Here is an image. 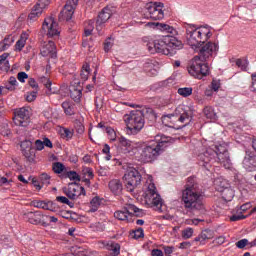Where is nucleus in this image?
<instances>
[{
	"instance_id": "nucleus-1",
	"label": "nucleus",
	"mask_w": 256,
	"mask_h": 256,
	"mask_svg": "<svg viewBox=\"0 0 256 256\" xmlns=\"http://www.w3.org/2000/svg\"><path fill=\"white\" fill-rule=\"evenodd\" d=\"M199 55L194 56L188 66V73L195 79H203L209 73V65L205 63L213 53L219 51V45L214 42L202 44L199 48Z\"/></svg>"
},
{
	"instance_id": "nucleus-2",
	"label": "nucleus",
	"mask_w": 256,
	"mask_h": 256,
	"mask_svg": "<svg viewBox=\"0 0 256 256\" xmlns=\"http://www.w3.org/2000/svg\"><path fill=\"white\" fill-rule=\"evenodd\" d=\"M199 165L205 167L207 171L211 169L213 163H220L225 169L231 167V157L227 144L214 145L213 148H207L204 152L198 155Z\"/></svg>"
},
{
	"instance_id": "nucleus-3",
	"label": "nucleus",
	"mask_w": 256,
	"mask_h": 256,
	"mask_svg": "<svg viewBox=\"0 0 256 256\" xmlns=\"http://www.w3.org/2000/svg\"><path fill=\"white\" fill-rule=\"evenodd\" d=\"M170 141L171 138L167 136L156 135L154 140L140 149V152L136 154V159L140 163H153L169 147Z\"/></svg>"
},
{
	"instance_id": "nucleus-4",
	"label": "nucleus",
	"mask_w": 256,
	"mask_h": 256,
	"mask_svg": "<svg viewBox=\"0 0 256 256\" xmlns=\"http://www.w3.org/2000/svg\"><path fill=\"white\" fill-rule=\"evenodd\" d=\"M182 201L186 209L191 211H202L205 209L203 204V194L199 188V184L195 182V177H189L186 183V188L182 192Z\"/></svg>"
},
{
	"instance_id": "nucleus-5",
	"label": "nucleus",
	"mask_w": 256,
	"mask_h": 256,
	"mask_svg": "<svg viewBox=\"0 0 256 256\" xmlns=\"http://www.w3.org/2000/svg\"><path fill=\"white\" fill-rule=\"evenodd\" d=\"M149 53H161L168 57L177 55V51L183 48V42L173 36H163L160 39L152 40L147 43Z\"/></svg>"
},
{
	"instance_id": "nucleus-6",
	"label": "nucleus",
	"mask_w": 256,
	"mask_h": 256,
	"mask_svg": "<svg viewBox=\"0 0 256 256\" xmlns=\"http://www.w3.org/2000/svg\"><path fill=\"white\" fill-rule=\"evenodd\" d=\"M211 27L186 24V41L192 49H199L212 36Z\"/></svg>"
},
{
	"instance_id": "nucleus-7",
	"label": "nucleus",
	"mask_w": 256,
	"mask_h": 256,
	"mask_svg": "<svg viewBox=\"0 0 256 256\" xmlns=\"http://www.w3.org/2000/svg\"><path fill=\"white\" fill-rule=\"evenodd\" d=\"M191 122V111L185 110L183 106H178L174 113L162 116V123L166 127H173L174 123H182V127Z\"/></svg>"
},
{
	"instance_id": "nucleus-8",
	"label": "nucleus",
	"mask_w": 256,
	"mask_h": 256,
	"mask_svg": "<svg viewBox=\"0 0 256 256\" xmlns=\"http://www.w3.org/2000/svg\"><path fill=\"white\" fill-rule=\"evenodd\" d=\"M145 127V116L140 110H133L128 116L127 134L137 135Z\"/></svg>"
},
{
	"instance_id": "nucleus-9",
	"label": "nucleus",
	"mask_w": 256,
	"mask_h": 256,
	"mask_svg": "<svg viewBox=\"0 0 256 256\" xmlns=\"http://www.w3.org/2000/svg\"><path fill=\"white\" fill-rule=\"evenodd\" d=\"M143 15L145 19L160 21V19L165 17V13L163 12V3H147L143 9Z\"/></svg>"
},
{
	"instance_id": "nucleus-10",
	"label": "nucleus",
	"mask_w": 256,
	"mask_h": 256,
	"mask_svg": "<svg viewBox=\"0 0 256 256\" xmlns=\"http://www.w3.org/2000/svg\"><path fill=\"white\" fill-rule=\"evenodd\" d=\"M132 215H135L136 217H143L145 215V211L137 208V206L133 204H127L126 207L121 210H117L114 213V217L115 219H118V221H129V218Z\"/></svg>"
},
{
	"instance_id": "nucleus-11",
	"label": "nucleus",
	"mask_w": 256,
	"mask_h": 256,
	"mask_svg": "<svg viewBox=\"0 0 256 256\" xmlns=\"http://www.w3.org/2000/svg\"><path fill=\"white\" fill-rule=\"evenodd\" d=\"M123 179H124L126 190L129 193H133V191H135V188L138 185H141L142 177H141V173H139V170L135 168H129L127 172L124 174Z\"/></svg>"
},
{
	"instance_id": "nucleus-12",
	"label": "nucleus",
	"mask_w": 256,
	"mask_h": 256,
	"mask_svg": "<svg viewBox=\"0 0 256 256\" xmlns=\"http://www.w3.org/2000/svg\"><path fill=\"white\" fill-rule=\"evenodd\" d=\"M148 185L146 187L145 191V201L148 205H151L152 207H157L158 209H161L163 205V200L161 199V195L157 193V187H155V183L147 182Z\"/></svg>"
},
{
	"instance_id": "nucleus-13",
	"label": "nucleus",
	"mask_w": 256,
	"mask_h": 256,
	"mask_svg": "<svg viewBox=\"0 0 256 256\" xmlns=\"http://www.w3.org/2000/svg\"><path fill=\"white\" fill-rule=\"evenodd\" d=\"M30 115L31 112L29 111V108L23 107L15 110L13 122L17 127H27L29 125Z\"/></svg>"
},
{
	"instance_id": "nucleus-14",
	"label": "nucleus",
	"mask_w": 256,
	"mask_h": 256,
	"mask_svg": "<svg viewBox=\"0 0 256 256\" xmlns=\"http://www.w3.org/2000/svg\"><path fill=\"white\" fill-rule=\"evenodd\" d=\"M79 0H68L64 5L62 11L60 12V16L65 21H71L73 19V15L75 14V9H77V5Z\"/></svg>"
},
{
	"instance_id": "nucleus-15",
	"label": "nucleus",
	"mask_w": 256,
	"mask_h": 256,
	"mask_svg": "<svg viewBox=\"0 0 256 256\" xmlns=\"http://www.w3.org/2000/svg\"><path fill=\"white\" fill-rule=\"evenodd\" d=\"M42 31L49 37H58L59 25L55 22V19L46 18L42 24Z\"/></svg>"
},
{
	"instance_id": "nucleus-16",
	"label": "nucleus",
	"mask_w": 256,
	"mask_h": 256,
	"mask_svg": "<svg viewBox=\"0 0 256 256\" xmlns=\"http://www.w3.org/2000/svg\"><path fill=\"white\" fill-rule=\"evenodd\" d=\"M40 54L42 57H51V59H57V46L52 40L42 43L40 48Z\"/></svg>"
},
{
	"instance_id": "nucleus-17",
	"label": "nucleus",
	"mask_w": 256,
	"mask_h": 256,
	"mask_svg": "<svg viewBox=\"0 0 256 256\" xmlns=\"http://www.w3.org/2000/svg\"><path fill=\"white\" fill-rule=\"evenodd\" d=\"M111 15H113V11L109 6H106L98 15L96 20V29L97 31H101L104 23H107L109 19H111Z\"/></svg>"
},
{
	"instance_id": "nucleus-18",
	"label": "nucleus",
	"mask_w": 256,
	"mask_h": 256,
	"mask_svg": "<svg viewBox=\"0 0 256 256\" xmlns=\"http://www.w3.org/2000/svg\"><path fill=\"white\" fill-rule=\"evenodd\" d=\"M69 91L71 99H73V101L76 103H79V101H81V97L83 96V87L81 86V82H74L71 84Z\"/></svg>"
},
{
	"instance_id": "nucleus-19",
	"label": "nucleus",
	"mask_w": 256,
	"mask_h": 256,
	"mask_svg": "<svg viewBox=\"0 0 256 256\" xmlns=\"http://www.w3.org/2000/svg\"><path fill=\"white\" fill-rule=\"evenodd\" d=\"M146 27H151L152 29H159V31H162L164 33H170V35H177V30H175V28L165 23L148 22L146 24Z\"/></svg>"
},
{
	"instance_id": "nucleus-20",
	"label": "nucleus",
	"mask_w": 256,
	"mask_h": 256,
	"mask_svg": "<svg viewBox=\"0 0 256 256\" xmlns=\"http://www.w3.org/2000/svg\"><path fill=\"white\" fill-rule=\"evenodd\" d=\"M64 193L66 197H68V199L75 200L80 195H85V188L70 184L68 189L64 191Z\"/></svg>"
},
{
	"instance_id": "nucleus-21",
	"label": "nucleus",
	"mask_w": 256,
	"mask_h": 256,
	"mask_svg": "<svg viewBox=\"0 0 256 256\" xmlns=\"http://www.w3.org/2000/svg\"><path fill=\"white\" fill-rule=\"evenodd\" d=\"M117 141H118V149L124 155H127V153H131V151H133V142H131V140L121 136V137H118Z\"/></svg>"
},
{
	"instance_id": "nucleus-22",
	"label": "nucleus",
	"mask_w": 256,
	"mask_h": 256,
	"mask_svg": "<svg viewBox=\"0 0 256 256\" xmlns=\"http://www.w3.org/2000/svg\"><path fill=\"white\" fill-rule=\"evenodd\" d=\"M104 247L109 251L110 256H119L121 255V245L115 241L104 242Z\"/></svg>"
},
{
	"instance_id": "nucleus-23",
	"label": "nucleus",
	"mask_w": 256,
	"mask_h": 256,
	"mask_svg": "<svg viewBox=\"0 0 256 256\" xmlns=\"http://www.w3.org/2000/svg\"><path fill=\"white\" fill-rule=\"evenodd\" d=\"M41 211L28 212L24 214V219L31 223V225H41Z\"/></svg>"
},
{
	"instance_id": "nucleus-24",
	"label": "nucleus",
	"mask_w": 256,
	"mask_h": 256,
	"mask_svg": "<svg viewBox=\"0 0 256 256\" xmlns=\"http://www.w3.org/2000/svg\"><path fill=\"white\" fill-rule=\"evenodd\" d=\"M108 187L113 195H121V193H123V183H121L119 179L111 180Z\"/></svg>"
},
{
	"instance_id": "nucleus-25",
	"label": "nucleus",
	"mask_w": 256,
	"mask_h": 256,
	"mask_svg": "<svg viewBox=\"0 0 256 256\" xmlns=\"http://www.w3.org/2000/svg\"><path fill=\"white\" fill-rule=\"evenodd\" d=\"M218 191L221 193L222 199L224 201H233V197H235V191H233L231 188L222 186V188H218Z\"/></svg>"
},
{
	"instance_id": "nucleus-26",
	"label": "nucleus",
	"mask_w": 256,
	"mask_h": 256,
	"mask_svg": "<svg viewBox=\"0 0 256 256\" xmlns=\"http://www.w3.org/2000/svg\"><path fill=\"white\" fill-rule=\"evenodd\" d=\"M243 165L247 171H255L256 169V156L248 155L243 160Z\"/></svg>"
},
{
	"instance_id": "nucleus-27",
	"label": "nucleus",
	"mask_w": 256,
	"mask_h": 256,
	"mask_svg": "<svg viewBox=\"0 0 256 256\" xmlns=\"http://www.w3.org/2000/svg\"><path fill=\"white\" fill-rule=\"evenodd\" d=\"M214 237V232L213 230H210V229H205L203 230L200 235H198L194 241L196 242H200V243H203V241H207L209 239H213Z\"/></svg>"
},
{
	"instance_id": "nucleus-28",
	"label": "nucleus",
	"mask_w": 256,
	"mask_h": 256,
	"mask_svg": "<svg viewBox=\"0 0 256 256\" xmlns=\"http://www.w3.org/2000/svg\"><path fill=\"white\" fill-rule=\"evenodd\" d=\"M47 5H49V0H39L32 8V11H34V13H38V16L41 17L42 13H43V9H45V7H47Z\"/></svg>"
},
{
	"instance_id": "nucleus-29",
	"label": "nucleus",
	"mask_w": 256,
	"mask_h": 256,
	"mask_svg": "<svg viewBox=\"0 0 256 256\" xmlns=\"http://www.w3.org/2000/svg\"><path fill=\"white\" fill-rule=\"evenodd\" d=\"M27 39H29V34H27V32H23L20 35L19 40L15 44L16 51H22L23 50V47H25V44L27 43Z\"/></svg>"
},
{
	"instance_id": "nucleus-30",
	"label": "nucleus",
	"mask_w": 256,
	"mask_h": 256,
	"mask_svg": "<svg viewBox=\"0 0 256 256\" xmlns=\"http://www.w3.org/2000/svg\"><path fill=\"white\" fill-rule=\"evenodd\" d=\"M203 113L205 117L210 119V121H217V113L215 112V109L211 106H206L203 109Z\"/></svg>"
},
{
	"instance_id": "nucleus-31",
	"label": "nucleus",
	"mask_w": 256,
	"mask_h": 256,
	"mask_svg": "<svg viewBox=\"0 0 256 256\" xmlns=\"http://www.w3.org/2000/svg\"><path fill=\"white\" fill-rule=\"evenodd\" d=\"M75 134V130L71 128H62L60 129V135L62 139H66V141H71L73 139V135Z\"/></svg>"
},
{
	"instance_id": "nucleus-32",
	"label": "nucleus",
	"mask_w": 256,
	"mask_h": 256,
	"mask_svg": "<svg viewBox=\"0 0 256 256\" xmlns=\"http://www.w3.org/2000/svg\"><path fill=\"white\" fill-rule=\"evenodd\" d=\"M45 211H52V213H57L59 211V204L53 201H44V208Z\"/></svg>"
},
{
	"instance_id": "nucleus-33",
	"label": "nucleus",
	"mask_w": 256,
	"mask_h": 256,
	"mask_svg": "<svg viewBox=\"0 0 256 256\" xmlns=\"http://www.w3.org/2000/svg\"><path fill=\"white\" fill-rule=\"evenodd\" d=\"M14 42H15V40L11 36H7L6 38H4V40L2 42H0V52L7 51V49L11 45H13Z\"/></svg>"
},
{
	"instance_id": "nucleus-34",
	"label": "nucleus",
	"mask_w": 256,
	"mask_h": 256,
	"mask_svg": "<svg viewBox=\"0 0 256 256\" xmlns=\"http://www.w3.org/2000/svg\"><path fill=\"white\" fill-rule=\"evenodd\" d=\"M100 206H101V200L99 199V197H94L90 201V212L95 213L96 211L99 210Z\"/></svg>"
},
{
	"instance_id": "nucleus-35",
	"label": "nucleus",
	"mask_w": 256,
	"mask_h": 256,
	"mask_svg": "<svg viewBox=\"0 0 256 256\" xmlns=\"http://www.w3.org/2000/svg\"><path fill=\"white\" fill-rule=\"evenodd\" d=\"M75 256H90L91 252L86 247H76L74 248Z\"/></svg>"
},
{
	"instance_id": "nucleus-36",
	"label": "nucleus",
	"mask_w": 256,
	"mask_h": 256,
	"mask_svg": "<svg viewBox=\"0 0 256 256\" xmlns=\"http://www.w3.org/2000/svg\"><path fill=\"white\" fill-rule=\"evenodd\" d=\"M130 237H132V239H143V237H145V232L143 228H138L130 232Z\"/></svg>"
},
{
	"instance_id": "nucleus-37",
	"label": "nucleus",
	"mask_w": 256,
	"mask_h": 256,
	"mask_svg": "<svg viewBox=\"0 0 256 256\" xmlns=\"http://www.w3.org/2000/svg\"><path fill=\"white\" fill-rule=\"evenodd\" d=\"M22 153L29 163H35L36 156H35V150H33V148L30 150H26Z\"/></svg>"
},
{
	"instance_id": "nucleus-38",
	"label": "nucleus",
	"mask_w": 256,
	"mask_h": 256,
	"mask_svg": "<svg viewBox=\"0 0 256 256\" xmlns=\"http://www.w3.org/2000/svg\"><path fill=\"white\" fill-rule=\"evenodd\" d=\"M177 93L181 97H190V95H193V88L191 87L179 88Z\"/></svg>"
},
{
	"instance_id": "nucleus-39",
	"label": "nucleus",
	"mask_w": 256,
	"mask_h": 256,
	"mask_svg": "<svg viewBox=\"0 0 256 256\" xmlns=\"http://www.w3.org/2000/svg\"><path fill=\"white\" fill-rule=\"evenodd\" d=\"M144 70L146 73H149V75H157V70L155 69L153 62H146L144 64Z\"/></svg>"
},
{
	"instance_id": "nucleus-40",
	"label": "nucleus",
	"mask_w": 256,
	"mask_h": 256,
	"mask_svg": "<svg viewBox=\"0 0 256 256\" xmlns=\"http://www.w3.org/2000/svg\"><path fill=\"white\" fill-rule=\"evenodd\" d=\"M52 171H54V173L57 175H60L62 171H65V165H63L61 162H54L52 164Z\"/></svg>"
},
{
	"instance_id": "nucleus-41",
	"label": "nucleus",
	"mask_w": 256,
	"mask_h": 256,
	"mask_svg": "<svg viewBox=\"0 0 256 256\" xmlns=\"http://www.w3.org/2000/svg\"><path fill=\"white\" fill-rule=\"evenodd\" d=\"M62 108L67 115H75V110H73V105L69 102H63Z\"/></svg>"
},
{
	"instance_id": "nucleus-42",
	"label": "nucleus",
	"mask_w": 256,
	"mask_h": 256,
	"mask_svg": "<svg viewBox=\"0 0 256 256\" xmlns=\"http://www.w3.org/2000/svg\"><path fill=\"white\" fill-rule=\"evenodd\" d=\"M66 177H68L70 181H75V183H79V181H81V176H79L75 171H68L66 173Z\"/></svg>"
},
{
	"instance_id": "nucleus-43",
	"label": "nucleus",
	"mask_w": 256,
	"mask_h": 256,
	"mask_svg": "<svg viewBox=\"0 0 256 256\" xmlns=\"http://www.w3.org/2000/svg\"><path fill=\"white\" fill-rule=\"evenodd\" d=\"M236 65L237 67H239V69H241L242 71H247V67L249 65V62L247 61V59H237L236 60Z\"/></svg>"
},
{
	"instance_id": "nucleus-44",
	"label": "nucleus",
	"mask_w": 256,
	"mask_h": 256,
	"mask_svg": "<svg viewBox=\"0 0 256 256\" xmlns=\"http://www.w3.org/2000/svg\"><path fill=\"white\" fill-rule=\"evenodd\" d=\"M7 57H9V53L0 55V65H3L4 63V71H9V61H7Z\"/></svg>"
},
{
	"instance_id": "nucleus-45",
	"label": "nucleus",
	"mask_w": 256,
	"mask_h": 256,
	"mask_svg": "<svg viewBox=\"0 0 256 256\" xmlns=\"http://www.w3.org/2000/svg\"><path fill=\"white\" fill-rule=\"evenodd\" d=\"M39 181L41 185H49L51 183V176H49L47 173H43L39 176Z\"/></svg>"
},
{
	"instance_id": "nucleus-46",
	"label": "nucleus",
	"mask_w": 256,
	"mask_h": 256,
	"mask_svg": "<svg viewBox=\"0 0 256 256\" xmlns=\"http://www.w3.org/2000/svg\"><path fill=\"white\" fill-rule=\"evenodd\" d=\"M82 175H84V177H87L88 179H93V177H95V174L93 173V168L90 167H83Z\"/></svg>"
},
{
	"instance_id": "nucleus-47",
	"label": "nucleus",
	"mask_w": 256,
	"mask_h": 256,
	"mask_svg": "<svg viewBox=\"0 0 256 256\" xmlns=\"http://www.w3.org/2000/svg\"><path fill=\"white\" fill-rule=\"evenodd\" d=\"M194 230L191 227L182 230V239H191L193 237Z\"/></svg>"
},
{
	"instance_id": "nucleus-48",
	"label": "nucleus",
	"mask_w": 256,
	"mask_h": 256,
	"mask_svg": "<svg viewBox=\"0 0 256 256\" xmlns=\"http://www.w3.org/2000/svg\"><path fill=\"white\" fill-rule=\"evenodd\" d=\"M74 127L79 135H83L85 132V126H83V123L81 121L76 120L74 123Z\"/></svg>"
},
{
	"instance_id": "nucleus-49",
	"label": "nucleus",
	"mask_w": 256,
	"mask_h": 256,
	"mask_svg": "<svg viewBox=\"0 0 256 256\" xmlns=\"http://www.w3.org/2000/svg\"><path fill=\"white\" fill-rule=\"evenodd\" d=\"M1 89H2L3 95H7V93H9V91H15V87L13 86V84H10L9 82L4 84V86H1Z\"/></svg>"
},
{
	"instance_id": "nucleus-50",
	"label": "nucleus",
	"mask_w": 256,
	"mask_h": 256,
	"mask_svg": "<svg viewBox=\"0 0 256 256\" xmlns=\"http://www.w3.org/2000/svg\"><path fill=\"white\" fill-rule=\"evenodd\" d=\"M56 201H58V203H63L64 205H68V207H73V202L69 201V198L65 196L56 197Z\"/></svg>"
},
{
	"instance_id": "nucleus-51",
	"label": "nucleus",
	"mask_w": 256,
	"mask_h": 256,
	"mask_svg": "<svg viewBox=\"0 0 256 256\" xmlns=\"http://www.w3.org/2000/svg\"><path fill=\"white\" fill-rule=\"evenodd\" d=\"M236 247L238 249H245V247H249V240L247 239H241L238 242H236Z\"/></svg>"
},
{
	"instance_id": "nucleus-52",
	"label": "nucleus",
	"mask_w": 256,
	"mask_h": 256,
	"mask_svg": "<svg viewBox=\"0 0 256 256\" xmlns=\"http://www.w3.org/2000/svg\"><path fill=\"white\" fill-rule=\"evenodd\" d=\"M112 47H113V40H111V38L106 39L104 42L105 53H109V51H111Z\"/></svg>"
},
{
	"instance_id": "nucleus-53",
	"label": "nucleus",
	"mask_w": 256,
	"mask_h": 256,
	"mask_svg": "<svg viewBox=\"0 0 256 256\" xmlns=\"http://www.w3.org/2000/svg\"><path fill=\"white\" fill-rule=\"evenodd\" d=\"M20 147H21L22 153H24V151H29V150L33 149V148H31V141H27V140L23 141L21 143Z\"/></svg>"
},
{
	"instance_id": "nucleus-54",
	"label": "nucleus",
	"mask_w": 256,
	"mask_h": 256,
	"mask_svg": "<svg viewBox=\"0 0 256 256\" xmlns=\"http://www.w3.org/2000/svg\"><path fill=\"white\" fill-rule=\"evenodd\" d=\"M40 83H42L46 89H51V80L45 76L40 77Z\"/></svg>"
},
{
	"instance_id": "nucleus-55",
	"label": "nucleus",
	"mask_w": 256,
	"mask_h": 256,
	"mask_svg": "<svg viewBox=\"0 0 256 256\" xmlns=\"http://www.w3.org/2000/svg\"><path fill=\"white\" fill-rule=\"evenodd\" d=\"M106 131L109 135L110 141H117L119 138H117V135L115 134V130L113 128H106Z\"/></svg>"
},
{
	"instance_id": "nucleus-56",
	"label": "nucleus",
	"mask_w": 256,
	"mask_h": 256,
	"mask_svg": "<svg viewBox=\"0 0 256 256\" xmlns=\"http://www.w3.org/2000/svg\"><path fill=\"white\" fill-rule=\"evenodd\" d=\"M49 218V215L42 214L40 225H42V227H49Z\"/></svg>"
},
{
	"instance_id": "nucleus-57",
	"label": "nucleus",
	"mask_w": 256,
	"mask_h": 256,
	"mask_svg": "<svg viewBox=\"0 0 256 256\" xmlns=\"http://www.w3.org/2000/svg\"><path fill=\"white\" fill-rule=\"evenodd\" d=\"M88 25L90 26L89 28H86L84 30V35L86 37H89V35H91V33H93V20H89Z\"/></svg>"
},
{
	"instance_id": "nucleus-58",
	"label": "nucleus",
	"mask_w": 256,
	"mask_h": 256,
	"mask_svg": "<svg viewBox=\"0 0 256 256\" xmlns=\"http://www.w3.org/2000/svg\"><path fill=\"white\" fill-rule=\"evenodd\" d=\"M35 99H37V91H32L26 96V101H28V103L35 101Z\"/></svg>"
},
{
	"instance_id": "nucleus-59",
	"label": "nucleus",
	"mask_w": 256,
	"mask_h": 256,
	"mask_svg": "<svg viewBox=\"0 0 256 256\" xmlns=\"http://www.w3.org/2000/svg\"><path fill=\"white\" fill-rule=\"evenodd\" d=\"M162 249L165 253V255H171V253H173L175 251V247L174 246H162Z\"/></svg>"
},
{
	"instance_id": "nucleus-60",
	"label": "nucleus",
	"mask_w": 256,
	"mask_h": 256,
	"mask_svg": "<svg viewBox=\"0 0 256 256\" xmlns=\"http://www.w3.org/2000/svg\"><path fill=\"white\" fill-rule=\"evenodd\" d=\"M28 78H29V75H27V73L25 72L18 73L17 79L18 81H20V83H25V79H28Z\"/></svg>"
},
{
	"instance_id": "nucleus-61",
	"label": "nucleus",
	"mask_w": 256,
	"mask_h": 256,
	"mask_svg": "<svg viewBox=\"0 0 256 256\" xmlns=\"http://www.w3.org/2000/svg\"><path fill=\"white\" fill-rule=\"evenodd\" d=\"M251 79H252V84H251L250 90L253 91V93H256V73H253L251 75Z\"/></svg>"
},
{
	"instance_id": "nucleus-62",
	"label": "nucleus",
	"mask_w": 256,
	"mask_h": 256,
	"mask_svg": "<svg viewBox=\"0 0 256 256\" xmlns=\"http://www.w3.org/2000/svg\"><path fill=\"white\" fill-rule=\"evenodd\" d=\"M247 217V215H232L230 217V221L235 222V221H242L243 219H245Z\"/></svg>"
},
{
	"instance_id": "nucleus-63",
	"label": "nucleus",
	"mask_w": 256,
	"mask_h": 256,
	"mask_svg": "<svg viewBox=\"0 0 256 256\" xmlns=\"http://www.w3.org/2000/svg\"><path fill=\"white\" fill-rule=\"evenodd\" d=\"M35 148H36V151H43V149H45V146L43 144V141L41 140H36L35 141Z\"/></svg>"
},
{
	"instance_id": "nucleus-64",
	"label": "nucleus",
	"mask_w": 256,
	"mask_h": 256,
	"mask_svg": "<svg viewBox=\"0 0 256 256\" xmlns=\"http://www.w3.org/2000/svg\"><path fill=\"white\" fill-rule=\"evenodd\" d=\"M151 255L152 256H163V251H161L160 249H153L151 251Z\"/></svg>"
}]
</instances>
